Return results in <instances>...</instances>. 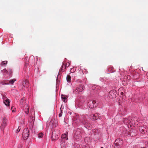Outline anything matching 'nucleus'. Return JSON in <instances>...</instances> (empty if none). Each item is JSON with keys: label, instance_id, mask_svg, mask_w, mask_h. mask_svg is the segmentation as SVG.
Returning a JSON list of instances; mask_svg holds the SVG:
<instances>
[{"label": "nucleus", "instance_id": "41", "mask_svg": "<svg viewBox=\"0 0 148 148\" xmlns=\"http://www.w3.org/2000/svg\"><path fill=\"white\" fill-rule=\"evenodd\" d=\"M84 121H86V120L84 119Z\"/></svg>", "mask_w": 148, "mask_h": 148}, {"label": "nucleus", "instance_id": "32", "mask_svg": "<svg viewBox=\"0 0 148 148\" xmlns=\"http://www.w3.org/2000/svg\"><path fill=\"white\" fill-rule=\"evenodd\" d=\"M61 111V113H60L59 114V117H61L62 116V111L61 110H60Z\"/></svg>", "mask_w": 148, "mask_h": 148}, {"label": "nucleus", "instance_id": "31", "mask_svg": "<svg viewBox=\"0 0 148 148\" xmlns=\"http://www.w3.org/2000/svg\"><path fill=\"white\" fill-rule=\"evenodd\" d=\"M70 65V63L69 62H67L66 63V65H65V68H66V66L68 67Z\"/></svg>", "mask_w": 148, "mask_h": 148}, {"label": "nucleus", "instance_id": "12", "mask_svg": "<svg viewBox=\"0 0 148 148\" xmlns=\"http://www.w3.org/2000/svg\"><path fill=\"white\" fill-rule=\"evenodd\" d=\"M26 114H28L29 112V108L28 104H25L23 108Z\"/></svg>", "mask_w": 148, "mask_h": 148}, {"label": "nucleus", "instance_id": "2", "mask_svg": "<svg viewBox=\"0 0 148 148\" xmlns=\"http://www.w3.org/2000/svg\"><path fill=\"white\" fill-rule=\"evenodd\" d=\"M3 101L4 104L7 106H9L10 104V101L6 96V94L5 92L1 94Z\"/></svg>", "mask_w": 148, "mask_h": 148}, {"label": "nucleus", "instance_id": "25", "mask_svg": "<svg viewBox=\"0 0 148 148\" xmlns=\"http://www.w3.org/2000/svg\"><path fill=\"white\" fill-rule=\"evenodd\" d=\"M60 145L61 147V148H65V143H64V144L63 145V143H62L61 142L60 143Z\"/></svg>", "mask_w": 148, "mask_h": 148}, {"label": "nucleus", "instance_id": "33", "mask_svg": "<svg viewBox=\"0 0 148 148\" xmlns=\"http://www.w3.org/2000/svg\"><path fill=\"white\" fill-rule=\"evenodd\" d=\"M58 82H59V80L57 78L56 80V87L57 86L58 84Z\"/></svg>", "mask_w": 148, "mask_h": 148}, {"label": "nucleus", "instance_id": "14", "mask_svg": "<svg viewBox=\"0 0 148 148\" xmlns=\"http://www.w3.org/2000/svg\"><path fill=\"white\" fill-rule=\"evenodd\" d=\"M91 117L93 120H95L98 119H100V118H99V117L98 114L97 113L93 114L92 115V116Z\"/></svg>", "mask_w": 148, "mask_h": 148}, {"label": "nucleus", "instance_id": "30", "mask_svg": "<svg viewBox=\"0 0 148 148\" xmlns=\"http://www.w3.org/2000/svg\"><path fill=\"white\" fill-rule=\"evenodd\" d=\"M7 71H8V74L9 73L10 74L12 73V70L10 69H8Z\"/></svg>", "mask_w": 148, "mask_h": 148}, {"label": "nucleus", "instance_id": "3", "mask_svg": "<svg viewBox=\"0 0 148 148\" xmlns=\"http://www.w3.org/2000/svg\"><path fill=\"white\" fill-rule=\"evenodd\" d=\"M2 121L0 126V128L1 130H3L7 126L8 120L5 116L2 118Z\"/></svg>", "mask_w": 148, "mask_h": 148}, {"label": "nucleus", "instance_id": "4", "mask_svg": "<svg viewBox=\"0 0 148 148\" xmlns=\"http://www.w3.org/2000/svg\"><path fill=\"white\" fill-rule=\"evenodd\" d=\"M123 141L122 139L120 138L117 139L115 142V148H119L122 145Z\"/></svg>", "mask_w": 148, "mask_h": 148}, {"label": "nucleus", "instance_id": "9", "mask_svg": "<svg viewBox=\"0 0 148 148\" xmlns=\"http://www.w3.org/2000/svg\"><path fill=\"white\" fill-rule=\"evenodd\" d=\"M147 127L146 126H141L139 128V132L142 134H145L147 132Z\"/></svg>", "mask_w": 148, "mask_h": 148}, {"label": "nucleus", "instance_id": "26", "mask_svg": "<svg viewBox=\"0 0 148 148\" xmlns=\"http://www.w3.org/2000/svg\"><path fill=\"white\" fill-rule=\"evenodd\" d=\"M7 61H3V62H2L1 63V65L3 66V65H5L6 64H7Z\"/></svg>", "mask_w": 148, "mask_h": 148}, {"label": "nucleus", "instance_id": "37", "mask_svg": "<svg viewBox=\"0 0 148 148\" xmlns=\"http://www.w3.org/2000/svg\"><path fill=\"white\" fill-rule=\"evenodd\" d=\"M82 123H83V124H84L85 123L83 122V120L82 121Z\"/></svg>", "mask_w": 148, "mask_h": 148}, {"label": "nucleus", "instance_id": "38", "mask_svg": "<svg viewBox=\"0 0 148 148\" xmlns=\"http://www.w3.org/2000/svg\"><path fill=\"white\" fill-rule=\"evenodd\" d=\"M113 69V67H111V69H112V70Z\"/></svg>", "mask_w": 148, "mask_h": 148}, {"label": "nucleus", "instance_id": "18", "mask_svg": "<svg viewBox=\"0 0 148 148\" xmlns=\"http://www.w3.org/2000/svg\"><path fill=\"white\" fill-rule=\"evenodd\" d=\"M84 141L85 143H88L90 142L91 140L89 137H87L84 139Z\"/></svg>", "mask_w": 148, "mask_h": 148}, {"label": "nucleus", "instance_id": "24", "mask_svg": "<svg viewBox=\"0 0 148 148\" xmlns=\"http://www.w3.org/2000/svg\"><path fill=\"white\" fill-rule=\"evenodd\" d=\"M43 135V134L42 133H40L38 135V138H41L42 137Z\"/></svg>", "mask_w": 148, "mask_h": 148}, {"label": "nucleus", "instance_id": "6", "mask_svg": "<svg viewBox=\"0 0 148 148\" xmlns=\"http://www.w3.org/2000/svg\"><path fill=\"white\" fill-rule=\"evenodd\" d=\"M117 95V92L114 90H111L109 93V97L110 98H115Z\"/></svg>", "mask_w": 148, "mask_h": 148}, {"label": "nucleus", "instance_id": "23", "mask_svg": "<svg viewBox=\"0 0 148 148\" xmlns=\"http://www.w3.org/2000/svg\"><path fill=\"white\" fill-rule=\"evenodd\" d=\"M16 81V79H10V81H9V83L10 84H13L14 82Z\"/></svg>", "mask_w": 148, "mask_h": 148}, {"label": "nucleus", "instance_id": "27", "mask_svg": "<svg viewBox=\"0 0 148 148\" xmlns=\"http://www.w3.org/2000/svg\"><path fill=\"white\" fill-rule=\"evenodd\" d=\"M11 110H12V111L13 112H14L16 111L15 109L14 108V106H12L11 107Z\"/></svg>", "mask_w": 148, "mask_h": 148}, {"label": "nucleus", "instance_id": "34", "mask_svg": "<svg viewBox=\"0 0 148 148\" xmlns=\"http://www.w3.org/2000/svg\"><path fill=\"white\" fill-rule=\"evenodd\" d=\"M20 128H19V127L16 132V133H18V132L20 131Z\"/></svg>", "mask_w": 148, "mask_h": 148}, {"label": "nucleus", "instance_id": "1", "mask_svg": "<svg viewBox=\"0 0 148 148\" xmlns=\"http://www.w3.org/2000/svg\"><path fill=\"white\" fill-rule=\"evenodd\" d=\"M82 131V129L79 128H77L75 130L74 134V137L76 140L81 138Z\"/></svg>", "mask_w": 148, "mask_h": 148}, {"label": "nucleus", "instance_id": "17", "mask_svg": "<svg viewBox=\"0 0 148 148\" xmlns=\"http://www.w3.org/2000/svg\"><path fill=\"white\" fill-rule=\"evenodd\" d=\"M23 86L28 87L29 86V82L28 80H26L23 82Z\"/></svg>", "mask_w": 148, "mask_h": 148}, {"label": "nucleus", "instance_id": "22", "mask_svg": "<svg viewBox=\"0 0 148 148\" xmlns=\"http://www.w3.org/2000/svg\"><path fill=\"white\" fill-rule=\"evenodd\" d=\"M1 71L3 73V75H5L8 73V71L5 69H4L3 70H2Z\"/></svg>", "mask_w": 148, "mask_h": 148}, {"label": "nucleus", "instance_id": "36", "mask_svg": "<svg viewBox=\"0 0 148 148\" xmlns=\"http://www.w3.org/2000/svg\"><path fill=\"white\" fill-rule=\"evenodd\" d=\"M125 120H126V119H125V121H124V122H125V123H127V122H126V121H125Z\"/></svg>", "mask_w": 148, "mask_h": 148}, {"label": "nucleus", "instance_id": "43", "mask_svg": "<svg viewBox=\"0 0 148 148\" xmlns=\"http://www.w3.org/2000/svg\"><path fill=\"white\" fill-rule=\"evenodd\" d=\"M101 148H103V147H101Z\"/></svg>", "mask_w": 148, "mask_h": 148}, {"label": "nucleus", "instance_id": "8", "mask_svg": "<svg viewBox=\"0 0 148 148\" xmlns=\"http://www.w3.org/2000/svg\"><path fill=\"white\" fill-rule=\"evenodd\" d=\"M29 131L27 129H25L23 130V137L24 139H27L29 136Z\"/></svg>", "mask_w": 148, "mask_h": 148}, {"label": "nucleus", "instance_id": "10", "mask_svg": "<svg viewBox=\"0 0 148 148\" xmlns=\"http://www.w3.org/2000/svg\"><path fill=\"white\" fill-rule=\"evenodd\" d=\"M58 134H56L55 133V131H53L52 135V140L53 141H55L58 140Z\"/></svg>", "mask_w": 148, "mask_h": 148}, {"label": "nucleus", "instance_id": "42", "mask_svg": "<svg viewBox=\"0 0 148 148\" xmlns=\"http://www.w3.org/2000/svg\"><path fill=\"white\" fill-rule=\"evenodd\" d=\"M110 70V69H108V71H109Z\"/></svg>", "mask_w": 148, "mask_h": 148}, {"label": "nucleus", "instance_id": "40", "mask_svg": "<svg viewBox=\"0 0 148 148\" xmlns=\"http://www.w3.org/2000/svg\"><path fill=\"white\" fill-rule=\"evenodd\" d=\"M112 72H113V71L110 72V73H112Z\"/></svg>", "mask_w": 148, "mask_h": 148}, {"label": "nucleus", "instance_id": "20", "mask_svg": "<svg viewBox=\"0 0 148 148\" xmlns=\"http://www.w3.org/2000/svg\"><path fill=\"white\" fill-rule=\"evenodd\" d=\"M66 80L67 82L69 83L71 82V77L69 75H67L66 77Z\"/></svg>", "mask_w": 148, "mask_h": 148}, {"label": "nucleus", "instance_id": "28", "mask_svg": "<svg viewBox=\"0 0 148 148\" xmlns=\"http://www.w3.org/2000/svg\"><path fill=\"white\" fill-rule=\"evenodd\" d=\"M106 79V78L105 77L103 78H100V80L102 82H103Z\"/></svg>", "mask_w": 148, "mask_h": 148}, {"label": "nucleus", "instance_id": "35", "mask_svg": "<svg viewBox=\"0 0 148 148\" xmlns=\"http://www.w3.org/2000/svg\"><path fill=\"white\" fill-rule=\"evenodd\" d=\"M121 95H123V92H121Z\"/></svg>", "mask_w": 148, "mask_h": 148}, {"label": "nucleus", "instance_id": "19", "mask_svg": "<svg viewBox=\"0 0 148 148\" xmlns=\"http://www.w3.org/2000/svg\"><path fill=\"white\" fill-rule=\"evenodd\" d=\"M62 138L63 139H65L66 140L68 139L67 134H63L62 135Z\"/></svg>", "mask_w": 148, "mask_h": 148}, {"label": "nucleus", "instance_id": "5", "mask_svg": "<svg viewBox=\"0 0 148 148\" xmlns=\"http://www.w3.org/2000/svg\"><path fill=\"white\" fill-rule=\"evenodd\" d=\"M86 103L88 107L90 108H93L96 107V104H95V102L94 101L91 100H88Z\"/></svg>", "mask_w": 148, "mask_h": 148}, {"label": "nucleus", "instance_id": "7", "mask_svg": "<svg viewBox=\"0 0 148 148\" xmlns=\"http://www.w3.org/2000/svg\"><path fill=\"white\" fill-rule=\"evenodd\" d=\"M84 88L82 86L80 85L79 87H77L73 91L75 94L78 93L79 92L83 91L84 89Z\"/></svg>", "mask_w": 148, "mask_h": 148}, {"label": "nucleus", "instance_id": "21", "mask_svg": "<svg viewBox=\"0 0 148 148\" xmlns=\"http://www.w3.org/2000/svg\"><path fill=\"white\" fill-rule=\"evenodd\" d=\"M0 84L3 85H8L9 84V83H6L5 81H0Z\"/></svg>", "mask_w": 148, "mask_h": 148}, {"label": "nucleus", "instance_id": "13", "mask_svg": "<svg viewBox=\"0 0 148 148\" xmlns=\"http://www.w3.org/2000/svg\"><path fill=\"white\" fill-rule=\"evenodd\" d=\"M100 87L98 86L93 85L92 86V90H94L95 92L96 91V93H97L99 90H100Z\"/></svg>", "mask_w": 148, "mask_h": 148}, {"label": "nucleus", "instance_id": "16", "mask_svg": "<svg viewBox=\"0 0 148 148\" xmlns=\"http://www.w3.org/2000/svg\"><path fill=\"white\" fill-rule=\"evenodd\" d=\"M68 96L64 95H62L61 98L63 101L64 102H66L67 101V98Z\"/></svg>", "mask_w": 148, "mask_h": 148}, {"label": "nucleus", "instance_id": "11", "mask_svg": "<svg viewBox=\"0 0 148 148\" xmlns=\"http://www.w3.org/2000/svg\"><path fill=\"white\" fill-rule=\"evenodd\" d=\"M25 104L27 103H26L25 99L24 98H23L20 101V107L22 108H23V107H24Z\"/></svg>", "mask_w": 148, "mask_h": 148}, {"label": "nucleus", "instance_id": "29", "mask_svg": "<svg viewBox=\"0 0 148 148\" xmlns=\"http://www.w3.org/2000/svg\"><path fill=\"white\" fill-rule=\"evenodd\" d=\"M65 69V65L64 66V64L63 63V64L62 66V67L61 70H64V69Z\"/></svg>", "mask_w": 148, "mask_h": 148}, {"label": "nucleus", "instance_id": "39", "mask_svg": "<svg viewBox=\"0 0 148 148\" xmlns=\"http://www.w3.org/2000/svg\"><path fill=\"white\" fill-rule=\"evenodd\" d=\"M141 148H145V147H141Z\"/></svg>", "mask_w": 148, "mask_h": 148}, {"label": "nucleus", "instance_id": "15", "mask_svg": "<svg viewBox=\"0 0 148 148\" xmlns=\"http://www.w3.org/2000/svg\"><path fill=\"white\" fill-rule=\"evenodd\" d=\"M132 120H131V121ZM132 121H128L126 123V124H128V127H129V126L130 127H134L135 126V123H132Z\"/></svg>", "mask_w": 148, "mask_h": 148}]
</instances>
